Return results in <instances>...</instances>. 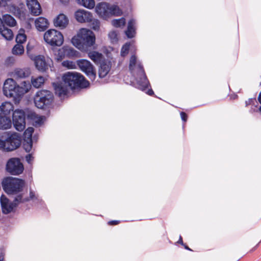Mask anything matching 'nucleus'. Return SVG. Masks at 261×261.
Masks as SVG:
<instances>
[{
  "label": "nucleus",
  "instance_id": "f257e3e1",
  "mask_svg": "<svg viewBox=\"0 0 261 261\" xmlns=\"http://www.w3.org/2000/svg\"><path fill=\"white\" fill-rule=\"evenodd\" d=\"M23 86H19L12 79L6 80L3 86L4 94L7 97L12 98L14 101L18 102L24 94L30 89L31 85L29 82H22Z\"/></svg>",
  "mask_w": 261,
  "mask_h": 261
},
{
  "label": "nucleus",
  "instance_id": "f03ea898",
  "mask_svg": "<svg viewBox=\"0 0 261 261\" xmlns=\"http://www.w3.org/2000/svg\"><path fill=\"white\" fill-rule=\"evenodd\" d=\"M71 42L79 49L87 51L95 44V36L91 30L83 28L72 37Z\"/></svg>",
  "mask_w": 261,
  "mask_h": 261
},
{
  "label": "nucleus",
  "instance_id": "7ed1b4c3",
  "mask_svg": "<svg viewBox=\"0 0 261 261\" xmlns=\"http://www.w3.org/2000/svg\"><path fill=\"white\" fill-rule=\"evenodd\" d=\"M62 79L71 89L85 88L89 86V82L84 76L77 72H68L63 75Z\"/></svg>",
  "mask_w": 261,
  "mask_h": 261
},
{
  "label": "nucleus",
  "instance_id": "20e7f679",
  "mask_svg": "<svg viewBox=\"0 0 261 261\" xmlns=\"http://www.w3.org/2000/svg\"><path fill=\"white\" fill-rule=\"evenodd\" d=\"M20 144V138L16 133L10 134L5 132L0 136V149L5 151H11L15 150Z\"/></svg>",
  "mask_w": 261,
  "mask_h": 261
},
{
  "label": "nucleus",
  "instance_id": "39448f33",
  "mask_svg": "<svg viewBox=\"0 0 261 261\" xmlns=\"http://www.w3.org/2000/svg\"><path fill=\"white\" fill-rule=\"evenodd\" d=\"M2 185L8 194H16L23 190L25 181L22 179L9 176L3 180Z\"/></svg>",
  "mask_w": 261,
  "mask_h": 261
},
{
  "label": "nucleus",
  "instance_id": "423d86ee",
  "mask_svg": "<svg viewBox=\"0 0 261 261\" xmlns=\"http://www.w3.org/2000/svg\"><path fill=\"white\" fill-rule=\"evenodd\" d=\"M53 93L47 90H41L37 91L34 98L36 107L40 109L46 110L50 108L53 101Z\"/></svg>",
  "mask_w": 261,
  "mask_h": 261
},
{
  "label": "nucleus",
  "instance_id": "0eeeda50",
  "mask_svg": "<svg viewBox=\"0 0 261 261\" xmlns=\"http://www.w3.org/2000/svg\"><path fill=\"white\" fill-rule=\"evenodd\" d=\"M44 40L52 46H60L64 42L62 34L55 29H50L44 34Z\"/></svg>",
  "mask_w": 261,
  "mask_h": 261
},
{
  "label": "nucleus",
  "instance_id": "6e6552de",
  "mask_svg": "<svg viewBox=\"0 0 261 261\" xmlns=\"http://www.w3.org/2000/svg\"><path fill=\"white\" fill-rule=\"evenodd\" d=\"M6 169L11 175H19L23 172L24 166L20 159L13 158L8 161Z\"/></svg>",
  "mask_w": 261,
  "mask_h": 261
},
{
  "label": "nucleus",
  "instance_id": "1a4fd4ad",
  "mask_svg": "<svg viewBox=\"0 0 261 261\" xmlns=\"http://www.w3.org/2000/svg\"><path fill=\"white\" fill-rule=\"evenodd\" d=\"M12 122L14 127L18 131H22L25 126V115L24 111L16 110L12 113Z\"/></svg>",
  "mask_w": 261,
  "mask_h": 261
},
{
  "label": "nucleus",
  "instance_id": "9d476101",
  "mask_svg": "<svg viewBox=\"0 0 261 261\" xmlns=\"http://www.w3.org/2000/svg\"><path fill=\"white\" fill-rule=\"evenodd\" d=\"M2 212L3 214L7 215L11 213H15L17 207L13 201H11L5 195H2L0 198Z\"/></svg>",
  "mask_w": 261,
  "mask_h": 261
},
{
  "label": "nucleus",
  "instance_id": "9b49d317",
  "mask_svg": "<svg viewBox=\"0 0 261 261\" xmlns=\"http://www.w3.org/2000/svg\"><path fill=\"white\" fill-rule=\"evenodd\" d=\"M110 4L106 2L98 3L95 8L96 12L97 14L103 19L109 17Z\"/></svg>",
  "mask_w": 261,
  "mask_h": 261
},
{
  "label": "nucleus",
  "instance_id": "f8f14e48",
  "mask_svg": "<svg viewBox=\"0 0 261 261\" xmlns=\"http://www.w3.org/2000/svg\"><path fill=\"white\" fill-rule=\"evenodd\" d=\"M75 17L76 20L79 22H90L93 19L92 14L87 11L79 10L75 12Z\"/></svg>",
  "mask_w": 261,
  "mask_h": 261
},
{
  "label": "nucleus",
  "instance_id": "ddd939ff",
  "mask_svg": "<svg viewBox=\"0 0 261 261\" xmlns=\"http://www.w3.org/2000/svg\"><path fill=\"white\" fill-rule=\"evenodd\" d=\"M27 6L30 10L31 13L34 16H38L41 14L42 9L40 4L37 0H26Z\"/></svg>",
  "mask_w": 261,
  "mask_h": 261
},
{
  "label": "nucleus",
  "instance_id": "4468645a",
  "mask_svg": "<svg viewBox=\"0 0 261 261\" xmlns=\"http://www.w3.org/2000/svg\"><path fill=\"white\" fill-rule=\"evenodd\" d=\"M36 68L40 71L45 72L48 69V65L43 56L38 55L34 58Z\"/></svg>",
  "mask_w": 261,
  "mask_h": 261
},
{
  "label": "nucleus",
  "instance_id": "2eb2a0df",
  "mask_svg": "<svg viewBox=\"0 0 261 261\" xmlns=\"http://www.w3.org/2000/svg\"><path fill=\"white\" fill-rule=\"evenodd\" d=\"M67 84H65L64 82H56L53 83V86L55 90V93L59 97L64 96L67 94V89L66 86Z\"/></svg>",
  "mask_w": 261,
  "mask_h": 261
},
{
  "label": "nucleus",
  "instance_id": "dca6fc26",
  "mask_svg": "<svg viewBox=\"0 0 261 261\" xmlns=\"http://www.w3.org/2000/svg\"><path fill=\"white\" fill-rule=\"evenodd\" d=\"M54 23L56 27L64 29L66 27L68 23V19L64 14H60L55 18Z\"/></svg>",
  "mask_w": 261,
  "mask_h": 261
},
{
  "label": "nucleus",
  "instance_id": "f3484780",
  "mask_svg": "<svg viewBox=\"0 0 261 261\" xmlns=\"http://www.w3.org/2000/svg\"><path fill=\"white\" fill-rule=\"evenodd\" d=\"M35 26L39 31H44L49 25L48 20L42 17H39L37 18L35 21Z\"/></svg>",
  "mask_w": 261,
  "mask_h": 261
},
{
  "label": "nucleus",
  "instance_id": "a211bd4d",
  "mask_svg": "<svg viewBox=\"0 0 261 261\" xmlns=\"http://www.w3.org/2000/svg\"><path fill=\"white\" fill-rule=\"evenodd\" d=\"M11 117L3 113H0V129H8L11 127Z\"/></svg>",
  "mask_w": 261,
  "mask_h": 261
},
{
  "label": "nucleus",
  "instance_id": "6ab92c4d",
  "mask_svg": "<svg viewBox=\"0 0 261 261\" xmlns=\"http://www.w3.org/2000/svg\"><path fill=\"white\" fill-rule=\"evenodd\" d=\"M77 65L85 73L93 68L91 62L86 59H80L76 61Z\"/></svg>",
  "mask_w": 261,
  "mask_h": 261
},
{
  "label": "nucleus",
  "instance_id": "aec40b11",
  "mask_svg": "<svg viewBox=\"0 0 261 261\" xmlns=\"http://www.w3.org/2000/svg\"><path fill=\"white\" fill-rule=\"evenodd\" d=\"M14 106L10 102H3L0 106V113L11 117V113L13 111Z\"/></svg>",
  "mask_w": 261,
  "mask_h": 261
},
{
  "label": "nucleus",
  "instance_id": "412c9836",
  "mask_svg": "<svg viewBox=\"0 0 261 261\" xmlns=\"http://www.w3.org/2000/svg\"><path fill=\"white\" fill-rule=\"evenodd\" d=\"M138 88L142 91H145L149 86H150L149 82L146 74L141 75L137 81Z\"/></svg>",
  "mask_w": 261,
  "mask_h": 261
},
{
  "label": "nucleus",
  "instance_id": "4be33fe9",
  "mask_svg": "<svg viewBox=\"0 0 261 261\" xmlns=\"http://www.w3.org/2000/svg\"><path fill=\"white\" fill-rule=\"evenodd\" d=\"M136 22L135 19H130L128 22L127 28L125 31V35L128 38H133L136 34L135 25Z\"/></svg>",
  "mask_w": 261,
  "mask_h": 261
},
{
  "label": "nucleus",
  "instance_id": "5701e85b",
  "mask_svg": "<svg viewBox=\"0 0 261 261\" xmlns=\"http://www.w3.org/2000/svg\"><path fill=\"white\" fill-rule=\"evenodd\" d=\"M2 19L5 26L12 27L16 24V20L10 14H6L3 15Z\"/></svg>",
  "mask_w": 261,
  "mask_h": 261
},
{
  "label": "nucleus",
  "instance_id": "b1692460",
  "mask_svg": "<svg viewBox=\"0 0 261 261\" xmlns=\"http://www.w3.org/2000/svg\"><path fill=\"white\" fill-rule=\"evenodd\" d=\"M100 66L99 69V77L100 78L105 77L110 71V67L105 62H101Z\"/></svg>",
  "mask_w": 261,
  "mask_h": 261
},
{
  "label": "nucleus",
  "instance_id": "393cba45",
  "mask_svg": "<svg viewBox=\"0 0 261 261\" xmlns=\"http://www.w3.org/2000/svg\"><path fill=\"white\" fill-rule=\"evenodd\" d=\"M88 56L95 64H99L102 61V55L97 51H90Z\"/></svg>",
  "mask_w": 261,
  "mask_h": 261
},
{
  "label": "nucleus",
  "instance_id": "a878e982",
  "mask_svg": "<svg viewBox=\"0 0 261 261\" xmlns=\"http://www.w3.org/2000/svg\"><path fill=\"white\" fill-rule=\"evenodd\" d=\"M109 17L112 16H119L122 14V10L117 5H111L110 4Z\"/></svg>",
  "mask_w": 261,
  "mask_h": 261
},
{
  "label": "nucleus",
  "instance_id": "bb28decb",
  "mask_svg": "<svg viewBox=\"0 0 261 261\" xmlns=\"http://www.w3.org/2000/svg\"><path fill=\"white\" fill-rule=\"evenodd\" d=\"M2 36L7 40H11L13 38V33L12 31L8 29L6 26L4 27V29H2L0 32Z\"/></svg>",
  "mask_w": 261,
  "mask_h": 261
},
{
  "label": "nucleus",
  "instance_id": "cd10ccee",
  "mask_svg": "<svg viewBox=\"0 0 261 261\" xmlns=\"http://www.w3.org/2000/svg\"><path fill=\"white\" fill-rule=\"evenodd\" d=\"M64 54L69 58L77 57L79 53L71 47L64 46L63 47Z\"/></svg>",
  "mask_w": 261,
  "mask_h": 261
},
{
  "label": "nucleus",
  "instance_id": "c85d7f7f",
  "mask_svg": "<svg viewBox=\"0 0 261 261\" xmlns=\"http://www.w3.org/2000/svg\"><path fill=\"white\" fill-rule=\"evenodd\" d=\"M23 148L27 152H30L32 148L33 141L32 139L31 138H27L25 136V138L23 142Z\"/></svg>",
  "mask_w": 261,
  "mask_h": 261
},
{
  "label": "nucleus",
  "instance_id": "c756f323",
  "mask_svg": "<svg viewBox=\"0 0 261 261\" xmlns=\"http://www.w3.org/2000/svg\"><path fill=\"white\" fill-rule=\"evenodd\" d=\"M79 4L89 9H93L95 6L94 0H76Z\"/></svg>",
  "mask_w": 261,
  "mask_h": 261
},
{
  "label": "nucleus",
  "instance_id": "7c9ffc66",
  "mask_svg": "<svg viewBox=\"0 0 261 261\" xmlns=\"http://www.w3.org/2000/svg\"><path fill=\"white\" fill-rule=\"evenodd\" d=\"M29 201V198L28 197L23 198L22 194H19L16 196L13 202L14 204H15L16 206L17 207L20 203H24Z\"/></svg>",
  "mask_w": 261,
  "mask_h": 261
},
{
  "label": "nucleus",
  "instance_id": "2f4dec72",
  "mask_svg": "<svg viewBox=\"0 0 261 261\" xmlns=\"http://www.w3.org/2000/svg\"><path fill=\"white\" fill-rule=\"evenodd\" d=\"M30 72L24 69H17L15 71V75L19 78H24L29 75Z\"/></svg>",
  "mask_w": 261,
  "mask_h": 261
},
{
  "label": "nucleus",
  "instance_id": "473e14b6",
  "mask_svg": "<svg viewBox=\"0 0 261 261\" xmlns=\"http://www.w3.org/2000/svg\"><path fill=\"white\" fill-rule=\"evenodd\" d=\"M32 84L35 88H39L44 82V79L42 76H39L35 79H32Z\"/></svg>",
  "mask_w": 261,
  "mask_h": 261
},
{
  "label": "nucleus",
  "instance_id": "72a5a7b5",
  "mask_svg": "<svg viewBox=\"0 0 261 261\" xmlns=\"http://www.w3.org/2000/svg\"><path fill=\"white\" fill-rule=\"evenodd\" d=\"M12 52L14 55H22L24 53V47L22 44L17 43L13 47Z\"/></svg>",
  "mask_w": 261,
  "mask_h": 261
},
{
  "label": "nucleus",
  "instance_id": "f704fd0d",
  "mask_svg": "<svg viewBox=\"0 0 261 261\" xmlns=\"http://www.w3.org/2000/svg\"><path fill=\"white\" fill-rule=\"evenodd\" d=\"M112 24L116 28H120L123 27L125 24V19L122 17L119 19H113L112 20Z\"/></svg>",
  "mask_w": 261,
  "mask_h": 261
},
{
  "label": "nucleus",
  "instance_id": "c9c22d12",
  "mask_svg": "<svg viewBox=\"0 0 261 261\" xmlns=\"http://www.w3.org/2000/svg\"><path fill=\"white\" fill-rule=\"evenodd\" d=\"M130 46V43L129 42H126L124 45H123L121 47L120 52L121 56L125 57L128 54Z\"/></svg>",
  "mask_w": 261,
  "mask_h": 261
},
{
  "label": "nucleus",
  "instance_id": "e433bc0d",
  "mask_svg": "<svg viewBox=\"0 0 261 261\" xmlns=\"http://www.w3.org/2000/svg\"><path fill=\"white\" fill-rule=\"evenodd\" d=\"M24 112L25 115V119H27L29 121H31L34 120L37 118L36 113L33 111L27 110H25Z\"/></svg>",
  "mask_w": 261,
  "mask_h": 261
},
{
  "label": "nucleus",
  "instance_id": "4c0bfd02",
  "mask_svg": "<svg viewBox=\"0 0 261 261\" xmlns=\"http://www.w3.org/2000/svg\"><path fill=\"white\" fill-rule=\"evenodd\" d=\"M27 37L24 33H19L17 35L15 41L17 43L22 44L26 41Z\"/></svg>",
  "mask_w": 261,
  "mask_h": 261
},
{
  "label": "nucleus",
  "instance_id": "58836bf2",
  "mask_svg": "<svg viewBox=\"0 0 261 261\" xmlns=\"http://www.w3.org/2000/svg\"><path fill=\"white\" fill-rule=\"evenodd\" d=\"M137 58L135 55H132L130 57L129 64V69L130 71H132L134 69V67L136 64Z\"/></svg>",
  "mask_w": 261,
  "mask_h": 261
},
{
  "label": "nucleus",
  "instance_id": "ea45409f",
  "mask_svg": "<svg viewBox=\"0 0 261 261\" xmlns=\"http://www.w3.org/2000/svg\"><path fill=\"white\" fill-rule=\"evenodd\" d=\"M85 74L92 81H94L96 77V72L94 68L88 71Z\"/></svg>",
  "mask_w": 261,
  "mask_h": 261
},
{
  "label": "nucleus",
  "instance_id": "a19ab883",
  "mask_svg": "<svg viewBox=\"0 0 261 261\" xmlns=\"http://www.w3.org/2000/svg\"><path fill=\"white\" fill-rule=\"evenodd\" d=\"M34 129L33 127H28L24 132V135H28V137L27 138H32V134L33 133Z\"/></svg>",
  "mask_w": 261,
  "mask_h": 261
},
{
  "label": "nucleus",
  "instance_id": "79ce46f5",
  "mask_svg": "<svg viewBox=\"0 0 261 261\" xmlns=\"http://www.w3.org/2000/svg\"><path fill=\"white\" fill-rule=\"evenodd\" d=\"M255 102H256L255 98H249L245 101V106L247 107L250 105H254Z\"/></svg>",
  "mask_w": 261,
  "mask_h": 261
},
{
  "label": "nucleus",
  "instance_id": "37998d69",
  "mask_svg": "<svg viewBox=\"0 0 261 261\" xmlns=\"http://www.w3.org/2000/svg\"><path fill=\"white\" fill-rule=\"evenodd\" d=\"M180 116H181V118L182 120L184 122H186L187 120V119H188L187 114L184 112H180Z\"/></svg>",
  "mask_w": 261,
  "mask_h": 261
},
{
  "label": "nucleus",
  "instance_id": "c03bdc74",
  "mask_svg": "<svg viewBox=\"0 0 261 261\" xmlns=\"http://www.w3.org/2000/svg\"><path fill=\"white\" fill-rule=\"evenodd\" d=\"M138 69L139 70V71H140L141 75H143V74H145V70L143 68V66L142 65V64L141 63H139L138 64Z\"/></svg>",
  "mask_w": 261,
  "mask_h": 261
},
{
  "label": "nucleus",
  "instance_id": "a18cd8bd",
  "mask_svg": "<svg viewBox=\"0 0 261 261\" xmlns=\"http://www.w3.org/2000/svg\"><path fill=\"white\" fill-rule=\"evenodd\" d=\"M109 36L111 39H115L117 38V34L116 32L113 31L109 34Z\"/></svg>",
  "mask_w": 261,
  "mask_h": 261
},
{
  "label": "nucleus",
  "instance_id": "49530a36",
  "mask_svg": "<svg viewBox=\"0 0 261 261\" xmlns=\"http://www.w3.org/2000/svg\"><path fill=\"white\" fill-rule=\"evenodd\" d=\"M35 193L33 191L31 190L30 191V197H28L29 198V201L31 199H33L35 198Z\"/></svg>",
  "mask_w": 261,
  "mask_h": 261
},
{
  "label": "nucleus",
  "instance_id": "de8ad7c7",
  "mask_svg": "<svg viewBox=\"0 0 261 261\" xmlns=\"http://www.w3.org/2000/svg\"><path fill=\"white\" fill-rule=\"evenodd\" d=\"M119 223V221H117V220H112V221H109L108 222V224L109 225H116V224H118Z\"/></svg>",
  "mask_w": 261,
  "mask_h": 261
},
{
  "label": "nucleus",
  "instance_id": "09e8293b",
  "mask_svg": "<svg viewBox=\"0 0 261 261\" xmlns=\"http://www.w3.org/2000/svg\"><path fill=\"white\" fill-rule=\"evenodd\" d=\"M146 93H147L148 95H150V96H152V95H154V92H153V91L152 90V89H148V90H147V91Z\"/></svg>",
  "mask_w": 261,
  "mask_h": 261
},
{
  "label": "nucleus",
  "instance_id": "8fccbe9b",
  "mask_svg": "<svg viewBox=\"0 0 261 261\" xmlns=\"http://www.w3.org/2000/svg\"><path fill=\"white\" fill-rule=\"evenodd\" d=\"M4 24L3 23V19L0 17V32L2 31V29L4 28Z\"/></svg>",
  "mask_w": 261,
  "mask_h": 261
},
{
  "label": "nucleus",
  "instance_id": "3c124183",
  "mask_svg": "<svg viewBox=\"0 0 261 261\" xmlns=\"http://www.w3.org/2000/svg\"><path fill=\"white\" fill-rule=\"evenodd\" d=\"M177 243L181 244V245H184V243L182 241V238L181 236H179V239L178 241L177 242Z\"/></svg>",
  "mask_w": 261,
  "mask_h": 261
},
{
  "label": "nucleus",
  "instance_id": "603ef678",
  "mask_svg": "<svg viewBox=\"0 0 261 261\" xmlns=\"http://www.w3.org/2000/svg\"><path fill=\"white\" fill-rule=\"evenodd\" d=\"M32 158V156L31 154H29L26 156V160L28 163L30 162L31 159Z\"/></svg>",
  "mask_w": 261,
  "mask_h": 261
},
{
  "label": "nucleus",
  "instance_id": "864d4df0",
  "mask_svg": "<svg viewBox=\"0 0 261 261\" xmlns=\"http://www.w3.org/2000/svg\"><path fill=\"white\" fill-rule=\"evenodd\" d=\"M1 2L4 3V6H6L7 5L8 2H11V0H1Z\"/></svg>",
  "mask_w": 261,
  "mask_h": 261
},
{
  "label": "nucleus",
  "instance_id": "5fc2aeb1",
  "mask_svg": "<svg viewBox=\"0 0 261 261\" xmlns=\"http://www.w3.org/2000/svg\"><path fill=\"white\" fill-rule=\"evenodd\" d=\"M185 249H186V250H189V251H192V250L191 249H190L187 245H186L185 244H184V245H182Z\"/></svg>",
  "mask_w": 261,
  "mask_h": 261
},
{
  "label": "nucleus",
  "instance_id": "6e6d98bb",
  "mask_svg": "<svg viewBox=\"0 0 261 261\" xmlns=\"http://www.w3.org/2000/svg\"><path fill=\"white\" fill-rule=\"evenodd\" d=\"M0 261H5L3 256L0 255Z\"/></svg>",
  "mask_w": 261,
  "mask_h": 261
},
{
  "label": "nucleus",
  "instance_id": "4d7b16f0",
  "mask_svg": "<svg viewBox=\"0 0 261 261\" xmlns=\"http://www.w3.org/2000/svg\"><path fill=\"white\" fill-rule=\"evenodd\" d=\"M258 111L259 112L261 113V106H259V108H258Z\"/></svg>",
  "mask_w": 261,
  "mask_h": 261
},
{
  "label": "nucleus",
  "instance_id": "13d9d810",
  "mask_svg": "<svg viewBox=\"0 0 261 261\" xmlns=\"http://www.w3.org/2000/svg\"><path fill=\"white\" fill-rule=\"evenodd\" d=\"M126 2H130V0H124Z\"/></svg>",
  "mask_w": 261,
  "mask_h": 261
},
{
  "label": "nucleus",
  "instance_id": "bf43d9fd",
  "mask_svg": "<svg viewBox=\"0 0 261 261\" xmlns=\"http://www.w3.org/2000/svg\"><path fill=\"white\" fill-rule=\"evenodd\" d=\"M93 28H94V30H96V27H94Z\"/></svg>",
  "mask_w": 261,
  "mask_h": 261
}]
</instances>
